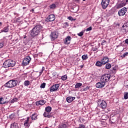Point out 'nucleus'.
I'll return each mask as SVG.
<instances>
[{
  "instance_id": "nucleus-1",
  "label": "nucleus",
  "mask_w": 128,
  "mask_h": 128,
  "mask_svg": "<svg viewBox=\"0 0 128 128\" xmlns=\"http://www.w3.org/2000/svg\"><path fill=\"white\" fill-rule=\"evenodd\" d=\"M42 30V26L40 24H36L30 31L32 36H36Z\"/></svg>"
},
{
  "instance_id": "nucleus-59",
  "label": "nucleus",
  "mask_w": 128,
  "mask_h": 128,
  "mask_svg": "<svg viewBox=\"0 0 128 128\" xmlns=\"http://www.w3.org/2000/svg\"><path fill=\"white\" fill-rule=\"evenodd\" d=\"M126 2H128V0H126Z\"/></svg>"
},
{
  "instance_id": "nucleus-34",
  "label": "nucleus",
  "mask_w": 128,
  "mask_h": 128,
  "mask_svg": "<svg viewBox=\"0 0 128 128\" xmlns=\"http://www.w3.org/2000/svg\"><path fill=\"white\" fill-rule=\"evenodd\" d=\"M67 78H68V76H66V75H64L62 76L61 78V80H66Z\"/></svg>"
},
{
  "instance_id": "nucleus-19",
  "label": "nucleus",
  "mask_w": 128,
  "mask_h": 128,
  "mask_svg": "<svg viewBox=\"0 0 128 128\" xmlns=\"http://www.w3.org/2000/svg\"><path fill=\"white\" fill-rule=\"evenodd\" d=\"M10 128H20V127L18 123L14 122L10 124Z\"/></svg>"
},
{
  "instance_id": "nucleus-22",
  "label": "nucleus",
  "mask_w": 128,
  "mask_h": 128,
  "mask_svg": "<svg viewBox=\"0 0 128 128\" xmlns=\"http://www.w3.org/2000/svg\"><path fill=\"white\" fill-rule=\"evenodd\" d=\"M102 64H104L102 61H97L96 63V66H98L99 68H100Z\"/></svg>"
},
{
  "instance_id": "nucleus-39",
  "label": "nucleus",
  "mask_w": 128,
  "mask_h": 128,
  "mask_svg": "<svg viewBox=\"0 0 128 128\" xmlns=\"http://www.w3.org/2000/svg\"><path fill=\"white\" fill-rule=\"evenodd\" d=\"M90 87L87 86L86 88H85L83 89V90L84 92H86V90H90Z\"/></svg>"
},
{
  "instance_id": "nucleus-45",
  "label": "nucleus",
  "mask_w": 128,
  "mask_h": 128,
  "mask_svg": "<svg viewBox=\"0 0 128 128\" xmlns=\"http://www.w3.org/2000/svg\"><path fill=\"white\" fill-rule=\"evenodd\" d=\"M104 42H106L104 40H103L102 41V42L101 44H102V46L104 45V44H105Z\"/></svg>"
},
{
  "instance_id": "nucleus-27",
  "label": "nucleus",
  "mask_w": 128,
  "mask_h": 128,
  "mask_svg": "<svg viewBox=\"0 0 128 128\" xmlns=\"http://www.w3.org/2000/svg\"><path fill=\"white\" fill-rule=\"evenodd\" d=\"M82 86V83L78 82L75 85V88H80Z\"/></svg>"
},
{
  "instance_id": "nucleus-61",
  "label": "nucleus",
  "mask_w": 128,
  "mask_h": 128,
  "mask_svg": "<svg viewBox=\"0 0 128 128\" xmlns=\"http://www.w3.org/2000/svg\"><path fill=\"white\" fill-rule=\"evenodd\" d=\"M81 68H83V66H81Z\"/></svg>"
},
{
  "instance_id": "nucleus-44",
  "label": "nucleus",
  "mask_w": 128,
  "mask_h": 128,
  "mask_svg": "<svg viewBox=\"0 0 128 128\" xmlns=\"http://www.w3.org/2000/svg\"><path fill=\"white\" fill-rule=\"evenodd\" d=\"M116 67H114L112 68V72H114V73L116 72Z\"/></svg>"
},
{
  "instance_id": "nucleus-25",
  "label": "nucleus",
  "mask_w": 128,
  "mask_h": 128,
  "mask_svg": "<svg viewBox=\"0 0 128 128\" xmlns=\"http://www.w3.org/2000/svg\"><path fill=\"white\" fill-rule=\"evenodd\" d=\"M37 119H38V117L36 116V114H32V120H37Z\"/></svg>"
},
{
  "instance_id": "nucleus-29",
  "label": "nucleus",
  "mask_w": 128,
  "mask_h": 128,
  "mask_svg": "<svg viewBox=\"0 0 128 128\" xmlns=\"http://www.w3.org/2000/svg\"><path fill=\"white\" fill-rule=\"evenodd\" d=\"M123 6H124V4H118L116 6V8L118 10V8H122Z\"/></svg>"
},
{
  "instance_id": "nucleus-38",
  "label": "nucleus",
  "mask_w": 128,
  "mask_h": 128,
  "mask_svg": "<svg viewBox=\"0 0 128 128\" xmlns=\"http://www.w3.org/2000/svg\"><path fill=\"white\" fill-rule=\"evenodd\" d=\"M41 88H46V83L44 82L41 84L40 86Z\"/></svg>"
},
{
  "instance_id": "nucleus-10",
  "label": "nucleus",
  "mask_w": 128,
  "mask_h": 128,
  "mask_svg": "<svg viewBox=\"0 0 128 128\" xmlns=\"http://www.w3.org/2000/svg\"><path fill=\"white\" fill-rule=\"evenodd\" d=\"M56 20V16L54 14H51L46 18V22H54Z\"/></svg>"
},
{
  "instance_id": "nucleus-8",
  "label": "nucleus",
  "mask_w": 128,
  "mask_h": 128,
  "mask_svg": "<svg viewBox=\"0 0 128 128\" xmlns=\"http://www.w3.org/2000/svg\"><path fill=\"white\" fill-rule=\"evenodd\" d=\"M98 106H99L100 108H106V102L104 100H102V101L99 100L98 102Z\"/></svg>"
},
{
  "instance_id": "nucleus-52",
  "label": "nucleus",
  "mask_w": 128,
  "mask_h": 128,
  "mask_svg": "<svg viewBox=\"0 0 128 128\" xmlns=\"http://www.w3.org/2000/svg\"><path fill=\"white\" fill-rule=\"evenodd\" d=\"M0 32H4V28L2 30H0Z\"/></svg>"
},
{
  "instance_id": "nucleus-41",
  "label": "nucleus",
  "mask_w": 128,
  "mask_h": 128,
  "mask_svg": "<svg viewBox=\"0 0 128 128\" xmlns=\"http://www.w3.org/2000/svg\"><path fill=\"white\" fill-rule=\"evenodd\" d=\"M68 19L69 20H76V19H74L72 16H68Z\"/></svg>"
},
{
  "instance_id": "nucleus-60",
  "label": "nucleus",
  "mask_w": 128,
  "mask_h": 128,
  "mask_svg": "<svg viewBox=\"0 0 128 128\" xmlns=\"http://www.w3.org/2000/svg\"><path fill=\"white\" fill-rule=\"evenodd\" d=\"M83 2H86V0H83Z\"/></svg>"
},
{
  "instance_id": "nucleus-37",
  "label": "nucleus",
  "mask_w": 128,
  "mask_h": 128,
  "mask_svg": "<svg viewBox=\"0 0 128 128\" xmlns=\"http://www.w3.org/2000/svg\"><path fill=\"white\" fill-rule=\"evenodd\" d=\"M128 52H126L121 56L122 58H126V56H128Z\"/></svg>"
},
{
  "instance_id": "nucleus-62",
  "label": "nucleus",
  "mask_w": 128,
  "mask_h": 128,
  "mask_svg": "<svg viewBox=\"0 0 128 128\" xmlns=\"http://www.w3.org/2000/svg\"><path fill=\"white\" fill-rule=\"evenodd\" d=\"M24 38H26V37H24Z\"/></svg>"
},
{
  "instance_id": "nucleus-46",
  "label": "nucleus",
  "mask_w": 128,
  "mask_h": 128,
  "mask_svg": "<svg viewBox=\"0 0 128 128\" xmlns=\"http://www.w3.org/2000/svg\"><path fill=\"white\" fill-rule=\"evenodd\" d=\"M52 74H53L54 76H58V73H56V72H54L52 73Z\"/></svg>"
},
{
  "instance_id": "nucleus-28",
  "label": "nucleus",
  "mask_w": 128,
  "mask_h": 128,
  "mask_svg": "<svg viewBox=\"0 0 128 128\" xmlns=\"http://www.w3.org/2000/svg\"><path fill=\"white\" fill-rule=\"evenodd\" d=\"M82 58L83 60H86L88 58V54H84L82 56Z\"/></svg>"
},
{
  "instance_id": "nucleus-43",
  "label": "nucleus",
  "mask_w": 128,
  "mask_h": 128,
  "mask_svg": "<svg viewBox=\"0 0 128 128\" xmlns=\"http://www.w3.org/2000/svg\"><path fill=\"white\" fill-rule=\"evenodd\" d=\"M86 126H84V125L81 124L79 125V127L78 128H85Z\"/></svg>"
},
{
  "instance_id": "nucleus-35",
  "label": "nucleus",
  "mask_w": 128,
  "mask_h": 128,
  "mask_svg": "<svg viewBox=\"0 0 128 128\" xmlns=\"http://www.w3.org/2000/svg\"><path fill=\"white\" fill-rule=\"evenodd\" d=\"M24 86H30V81L26 80L24 82Z\"/></svg>"
},
{
  "instance_id": "nucleus-54",
  "label": "nucleus",
  "mask_w": 128,
  "mask_h": 128,
  "mask_svg": "<svg viewBox=\"0 0 128 128\" xmlns=\"http://www.w3.org/2000/svg\"><path fill=\"white\" fill-rule=\"evenodd\" d=\"M42 72H44V67L43 66V67L42 68Z\"/></svg>"
},
{
  "instance_id": "nucleus-30",
  "label": "nucleus",
  "mask_w": 128,
  "mask_h": 128,
  "mask_svg": "<svg viewBox=\"0 0 128 128\" xmlns=\"http://www.w3.org/2000/svg\"><path fill=\"white\" fill-rule=\"evenodd\" d=\"M102 120H108V115L106 114L102 115Z\"/></svg>"
},
{
  "instance_id": "nucleus-40",
  "label": "nucleus",
  "mask_w": 128,
  "mask_h": 128,
  "mask_svg": "<svg viewBox=\"0 0 128 128\" xmlns=\"http://www.w3.org/2000/svg\"><path fill=\"white\" fill-rule=\"evenodd\" d=\"M78 36H84V32L82 31L80 33H78Z\"/></svg>"
},
{
  "instance_id": "nucleus-14",
  "label": "nucleus",
  "mask_w": 128,
  "mask_h": 128,
  "mask_svg": "<svg viewBox=\"0 0 128 128\" xmlns=\"http://www.w3.org/2000/svg\"><path fill=\"white\" fill-rule=\"evenodd\" d=\"M70 40H72L70 36H67L66 38L64 40V44H70Z\"/></svg>"
},
{
  "instance_id": "nucleus-15",
  "label": "nucleus",
  "mask_w": 128,
  "mask_h": 128,
  "mask_svg": "<svg viewBox=\"0 0 128 128\" xmlns=\"http://www.w3.org/2000/svg\"><path fill=\"white\" fill-rule=\"evenodd\" d=\"M110 60L108 56H106L103 57V58L101 60V62L103 64H108V62Z\"/></svg>"
},
{
  "instance_id": "nucleus-36",
  "label": "nucleus",
  "mask_w": 128,
  "mask_h": 128,
  "mask_svg": "<svg viewBox=\"0 0 128 128\" xmlns=\"http://www.w3.org/2000/svg\"><path fill=\"white\" fill-rule=\"evenodd\" d=\"M124 100H128V92L124 93Z\"/></svg>"
},
{
  "instance_id": "nucleus-51",
  "label": "nucleus",
  "mask_w": 128,
  "mask_h": 128,
  "mask_svg": "<svg viewBox=\"0 0 128 128\" xmlns=\"http://www.w3.org/2000/svg\"><path fill=\"white\" fill-rule=\"evenodd\" d=\"M42 72H44V71L41 70V71L40 72V76H41V74H42Z\"/></svg>"
},
{
  "instance_id": "nucleus-42",
  "label": "nucleus",
  "mask_w": 128,
  "mask_h": 128,
  "mask_svg": "<svg viewBox=\"0 0 128 128\" xmlns=\"http://www.w3.org/2000/svg\"><path fill=\"white\" fill-rule=\"evenodd\" d=\"M92 26H90L89 28L86 29V32H90V30H92Z\"/></svg>"
},
{
  "instance_id": "nucleus-58",
  "label": "nucleus",
  "mask_w": 128,
  "mask_h": 128,
  "mask_svg": "<svg viewBox=\"0 0 128 128\" xmlns=\"http://www.w3.org/2000/svg\"><path fill=\"white\" fill-rule=\"evenodd\" d=\"M76 2H78L80 0H75Z\"/></svg>"
},
{
  "instance_id": "nucleus-11",
  "label": "nucleus",
  "mask_w": 128,
  "mask_h": 128,
  "mask_svg": "<svg viewBox=\"0 0 128 128\" xmlns=\"http://www.w3.org/2000/svg\"><path fill=\"white\" fill-rule=\"evenodd\" d=\"M58 88H60V84H55L50 88V92H56L58 90Z\"/></svg>"
},
{
  "instance_id": "nucleus-3",
  "label": "nucleus",
  "mask_w": 128,
  "mask_h": 128,
  "mask_svg": "<svg viewBox=\"0 0 128 128\" xmlns=\"http://www.w3.org/2000/svg\"><path fill=\"white\" fill-rule=\"evenodd\" d=\"M16 66V62L12 60H6L3 64L2 67L5 68H12Z\"/></svg>"
},
{
  "instance_id": "nucleus-7",
  "label": "nucleus",
  "mask_w": 128,
  "mask_h": 128,
  "mask_svg": "<svg viewBox=\"0 0 128 128\" xmlns=\"http://www.w3.org/2000/svg\"><path fill=\"white\" fill-rule=\"evenodd\" d=\"M30 60H32V58H30V56H26V57L25 58L22 60V66H28V64H30Z\"/></svg>"
},
{
  "instance_id": "nucleus-24",
  "label": "nucleus",
  "mask_w": 128,
  "mask_h": 128,
  "mask_svg": "<svg viewBox=\"0 0 128 128\" xmlns=\"http://www.w3.org/2000/svg\"><path fill=\"white\" fill-rule=\"evenodd\" d=\"M68 124H62L59 125L58 128H68Z\"/></svg>"
},
{
  "instance_id": "nucleus-50",
  "label": "nucleus",
  "mask_w": 128,
  "mask_h": 128,
  "mask_svg": "<svg viewBox=\"0 0 128 128\" xmlns=\"http://www.w3.org/2000/svg\"><path fill=\"white\" fill-rule=\"evenodd\" d=\"M10 120H12V118H14V117H12V114L10 116Z\"/></svg>"
},
{
  "instance_id": "nucleus-31",
  "label": "nucleus",
  "mask_w": 128,
  "mask_h": 128,
  "mask_svg": "<svg viewBox=\"0 0 128 128\" xmlns=\"http://www.w3.org/2000/svg\"><path fill=\"white\" fill-rule=\"evenodd\" d=\"M3 29L4 30V32H8V31L10 30L8 26L4 27Z\"/></svg>"
},
{
  "instance_id": "nucleus-47",
  "label": "nucleus",
  "mask_w": 128,
  "mask_h": 128,
  "mask_svg": "<svg viewBox=\"0 0 128 128\" xmlns=\"http://www.w3.org/2000/svg\"><path fill=\"white\" fill-rule=\"evenodd\" d=\"M4 46V44L2 42L0 43V48H2Z\"/></svg>"
},
{
  "instance_id": "nucleus-2",
  "label": "nucleus",
  "mask_w": 128,
  "mask_h": 128,
  "mask_svg": "<svg viewBox=\"0 0 128 128\" xmlns=\"http://www.w3.org/2000/svg\"><path fill=\"white\" fill-rule=\"evenodd\" d=\"M18 80H12L4 84L3 86L8 88H14V86H18Z\"/></svg>"
},
{
  "instance_id": "nucleus-4",
  "label": "nucleus",
  "mask_w": 128,
  "mask_h": 128,
  "mask_svg": "<svg viewBox=\"0 0 128 128\" xmlns=\"http://www.w3.org/2000/svg\"><path fill=\"white\" fill-rule=\"evenodd\" d=\"M110 76H111L110 74H104L101 76L100 80L101 82H104V84H106V82H108V80H110Z\"/></svg>"
},
{
  "instance_id": "nucleus-56",
  "label": "nucleus",
  "mask_w": 128,
  "mask_h": 128,
  "mask_svg": "<svg viewBox=\"0 0 128 128\" xmlns=\"http://www.w3.org/2000/svg\"><path fill=\"white\" fill-rule=\"evenodd\" d=\"M2 26V22H0V26Z\"/></svg>"
},
{
  "instance_id": "nucleus-18",
  "label": "nucleus",
  "mask_w": 128,
  "mask_h": 128,
  "mask_svg": "<svg viewBox=\"0 0 128 128\" xmlns=\"http://www.w3.org/2000/svg\"><path fill=\"white\" fill-rule=\"evenodd\" d=\"M44 104H46V100H40L36 102V106H44Z\"/></svg>"
},
{
  "instance_id": "nucleus-21",
  "label": "nucleus",
  "mask_w": 128,
  "mask_h": 128,
  "mask_svg": "<svg viewBox=\"0 0 128 128\" xmlns=\"http://www.w3.org/2000/svg\"><path fill=\"white\" fill-rule=\"evenodd\" d=\"M8 102L4 101V97L0 98V104H6Z\"/></svg>"
},
{
  "instance_id": "nucleus-6",
  "label": "nucleus",
  "mask_w": 128,
  "mask_h": 128,
  "mask_svg": "<svg viewBox=\"0 0 128 128\" xmlns=\"http://www.w3.org/2000/svg\"><path fill=\"white\" fill-rule=\"evenodd\" d=\"M126 12H128V8L124 7L118 11V14L119 16H124L126 14Z\"/></svg>"
},
{
  "instance_id": "nucleus-33",
  "label": "nucleus",
  "mask_w": 128,
  "mask_h": 128,
  "mask_svg": "<svg viewBox=\"0 0 128 128\" xmlns=\"http://www.w3.org/2000/svg\"><path fill=\"white\" fill-rule=\"evenodd\" d=\"M56 4H52L50 6V8H51V10H54V8H56Z\"/></svg>"
},
{
  "instance_id": "nucleus-57",
  "label": "nucleus",
  "mask_w": 128,
  "mask_h": 128,
  "mask_svg": "<svg viewBox=\"0 0 128 128\" xmlns=\"http://www.w3.org/2000/svg\"><path fill=\"white\" fill-rule=\"evenodd\" d=\"M26 8V7H23V10H24Z\"/></svg>"
},
{
  "instance_id": "nucleus-16",
  "label": "nucleus",
  "mask_w": 128,
  "mask_h": 128,
  "mask_svg": "<svg viewBox=\"0 0 128 128\" xmlns=\"http://www.w3.org/2000/svg\"><path fill=\"white\" fill-rule=\"evenodd\" d=\"M109 120L111 124H114L116 122V117L114 116L110 117Z\"/></svg>"
},
{
  "instance_id": "nucleus-53",
  "label": "nucleus",
  "mask_w": 128,
  "mask_h": 128,
  "mask_svg": "<svg viewBox=\"0 0 128 128\" xmlns=\"http://www.w3.org/2000/svg\"><path fill=\"white\" fill-rule=\"evenodd\" d=\"M14 102H16L14 100V99H12V100H11L12 104H14Z\"/></svg>"
},
{
  "instance_id": "nucleus-26",
  "label": "nucleus",
  "mask_w": 128,
  "mask_h": 128,
  "mask_svg": "<svg viewBox=\"0 0 128 128\" xmlns=\"http://www.w3.org/2000/svg\"><path fill=\"white\" fill-rule=\"evenodd\" d=\"M68 22H65L62 24V28H66L68 27Z\"/></svg>"
},
{
  "instance_id": "nucleus-17",
  "label": "nucleus",
  "mask_w": 128,
  "mask_h": 128,
  "mask_svg": "<svg viewBox=\"0 0 128 128\" xmlns=\"http://www.w3.org/2000/svg\"><path fill=\"white\" fill-rule=\"evenodd\" d=\"M74 100H76V97L72 96H68L66 98V100L68 104H70V102H72Z\"/></svg>"
},
{
  "instance_id": "nucleus-32",
  "label": "nucleus",
  "mask_w": 128,
  "mask_h": 128,
  "mask_svg": "<svg viewBox=\"0 0 128 128\" xmlns=\"http://www.w3.org/2000/svg\"><path fill=\"white\" fill-rule=\"evenodd\" d=\"M110 68H112V64H106V70H110Z\"/></svg>"
},
{
  "instance_id": "nucleus-55",
  "label": "nucleus",
  "mask_w": 128,
  "mask_h": 128,
  "mask_svg": "<svg viewBox=\"0 0 128 128\" xmlns=\"http://www.w3.org/2000/svg\"><path fill=\"white\" fill-rule=\"evenodd\" d=\"M96 48H94V50H93V52H96Z\"/></svg>"
},
{
  "instance_id": "nucleus-5",
  "label": "nucleus",
  "mask_w": 128,
  "mask_h": 128,
  "mask_svg": "<svg viewBox=\"0 0 128 128\" xmlns=\"http://www.w3.org/2000/svg\"><path fill=\"white\" fill-rule=\"evenodd\" d=\"M110 0H102L101 2V6L103 10H106L108 8V6L110 4Z\"/></svg>"
},
{
  "instance_id": "nucleus-13",
  "label": "nucleus",
  "mask_w": 128,
  "mask_h": 128,
  "mask_svg": "<svg viewBox=\"0 0 128 128\" xmlns=\"http://www.w3.org/2000/svg\"><path fill=\"white\" fill-rule=\"evenodd\" d=\"M43 116L44 118H52V113H50V112H48L46 111H44Z\"/></svg>"
},
{
  "instance_id": "nucleus-9",
  "label": "nucleus",
  "mask_w": 128,
  "mask_h": 128,
  "mask_svg": "<svg viewBox=\"0 0 128 128\" xmlns=\"http://www.w3.org/2000/svg\"><path fill=\"white\" fill-rule=\"evenodd\" d=\"M58 32H52L50 34V37L52 40H54L58 38Z\"/></svg>"
},
{
  "instance_id": "nucleus-20",
  "label": "nucleus",
  "mask_w": 128,
  "mask_h": 128,
  "mask_svg": "<svg viewBox=\"0 0 128 128\" xmlns=\"http://www.w3.org/2000/svg\"><path fill=\"white\" fill-rule=\"evenodd\" d=\"M28 122H30V118L28 117L26 118V120L24 122V126H28L30 124L28 123Z\"/></svg>"
},
{
  "instance_id": "nucleus-12",
  "label": "nucleus",
  "mask_w": 128,
  "mask_h": 128,
  "mask_svg": "<svg viewBox=\"0 0 128 128\" xmlns=\"http://www.w3.org/2000/svg\"><path fill=\"white\" fill-rule=\"evenodd\" d=\"M104 86H106V84L102 82V80H100V82H98L96 84V88H104Z\"/></svg>"
},
{
  "instance_id": "nucleus-23",
  "label": "nucleus",
  "mask_w": 128,
  "mask_h": 128,
  "mask_svg": "<svg viewBox=\"0 0 128 128\" xmlns=\"http://www.w3.org/2000/svg\"><path fill=\"white\" fill-rule=\"evenodd\" d=\"M52 108L50 106H46L45 108V112H52Z\"/></svg>"
},
{
  "instance_id": "nucleus-49",
  "label": "nucleus",
  "mask_w": 128,
  "mask_h": 128,
  "mask_svg": "<svg viewBox=\"0 0 128 128\" xmlns=\"http://www.w3.org/2000/svg\"><path fill=\"white\" fill-rule=\"evenodd\" d=\"M13 100L14 102H18V98H13Z\"/></svg>"
},
{
  "instance_id": "nucleus-48",
  "label": "nucleus",
  "mask_w": 128,
  "mask_h": 128,
  "mask_svg": "<svg viewBox=\"0 0 128 128\" xmlns=\"http://www.w3.org/2000/svg\"><path fill=\"white\" fill-rule=\"evenodd\" d=\"M125 44H128V39H126L124 40Z\"/></svg>"
}]
</instances>
